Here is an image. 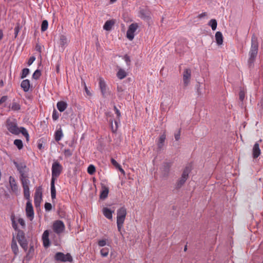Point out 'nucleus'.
Segmentation results:
<instances>
[{
    "mask_svg": "<svg viewBox=\"0 0 263 263\" xmlns=\"http://www.w3.org/2000/svg\"><path fill=\"white\" fill-rule=\"evenodd\" d=\"M99 87L103 97H105L107 91V88L105 81L101 78H99Z\"/></svg>",
    "mask_w": 263,
    "mask_h": 263,
    "instance_id": "obj_13",
    "label": "nucleus"
},
{
    "mask_svg": "<svg viewBox=\"0 0 263 263\" xmlns=\"http://www.w3.org/2000/svg\"><path fill=\"white\" fill-rule=\"evenodd\" d=\"M215 39L217 44L218 45H222L223 43V35L220 31H217L215 34Z\"/></svg>",
    "mask_w": 263,
    "mask_h": 263,
    "instance_id": "obj_25",
    "label": "nucleus"
},
{
    "mask_svg": "<svg viewBox=\"0 0 263 263\" xmlns=\"http://www.w3.org/2000/svg\"><path fill=\"white\" fill-rule=\"evenodd\" d=\"M115 124H116V128H115V130L114 129H112L113 132L116 131L117 130V128H118V122L117 121H115ZM110 124H111V126L112 127V128H113V127H112V121H110Z\"/></svg>",
    "mask_w": 263,
    "mask_h": 263,
    "instance_id": "obj_54",
    "label": "nucleus"
},
{
    "mask_svg": "<svg viewBox=\"0 0 263 263\" xmlns=\"http://www.w3.org/2000/svg\"><path fill=\"white\" fill-rule=\"evenodd\" d=\"M52 229L57 234L62 233L65 230V225L64 222L60 220L55 221L52 225Z\"/></svg>",
    "mask_w": 263,
    "mask_h": 263,
    "instance_id": "obj_8",
    "label": "nucleus"
},
{
    "mask_svg": "<svg viewBox=\"0 0 263 263\" xmlns=\"http://www.w3.org/2000/svg\"><path fill=\"white\" fill-rule=\"evenodd\" d=\"M57 106L60 112H63L67 108V104L64 101H59L57 103Z\"/></svg>",
    "mask_w": 263,
    "mask_h": 263,
    "instance_id": "obj_24",
    "label": "nucleus"
},
{
    "mask_svg": "<svg viewBox=\"0 0 263 263\" xmlns=\"http://www.w3.org/2000/svg\"><path fill=\"white\" fill-rule=\"evenodd\" d=\"M109 193L108 188L105 185L102 186V190L100 195V198L101 199H105L107 197Z\"/></svg>",
    "mask_w": 263,
    "mask_h": 263,
    "instance_id": "obj_20",
    "label": "nucleus"
},
{
    "mask_svg": "<svg viewBox=\"0 0 263 263\" xmlns=\"http://www.w3.org/2000/svg\"><path fill=\"white\" fill-rule=\"evenodd\" d=\"M26 215L30 220L34 217V211L31 200L27 201L26 206Z\"/></svg>",
    "mask_w": 263,
    "mask_h": 263,
    "instance_id": "obj_11",
    "label": "nucleus"
},
{
    "mask_svg": "<svg viewBox=\"0 0 263 263\" xmlns=\"http://www.w3.org/2000/svg\"><path fill=\"white\" fill-rule=\"evenodd\" d=\"M102 212L106 218L108 219H112V213L114 212V211H111L107 208H104L102 209Z\"/></svg>",
    "mask_w": 263,
    "mask_h": 263,
    "instance_id": "obj_17",
    "label": "nucleus"
},
{
    "mask_svg": "<svg viewBox=\"0 0 263 263\" xmlns=\"http://www.w3.org/2000/svg\"><path fill=\"white\" fill-rule=\"evenodd\" d=\"M260 153L259 143L256 142L254 145L252 149L253 157L254 158H257L260 155Z\"/></svg>",
    "mask_w": 263,
    "mask_h": 263,
    "instance_id": "obj_15",
    "label": "nucleus"
},
{
    "mask_svg": "<svg viewBox=\"0 0 263 263\" xmlns=\"http://www.w3.org/2000/svg\"><path fill=\"white\" fill-rule=\"evenodd\" d=\"M20 31V26L18 24L15 28H14V37L16 38L18 35V33Z\"/></svg>",
    "mask_w": 263,
    "mask_h": 263,
    "instance_id": "obj_47",
    "label": "nucleus"
},
{
    "mask_svg": "<svg viewBox=\"0 0 263 263\" xmlns=\"http://www.w3.org/2000/svg\"><path fill=\"white\" fill-rule=\"evenodd\" d=\"M114 108L116 112V114H117L118 118L119 119V118L121 116V114H120L119 110L117 108V107L116 106H114Z\"/></svg>",
    "mask_w": 263,
    "mask_h": 263,
    "instance_id": "obj_49",
    "label": "nucleus"
},
{
    "mask_svg": "<svg viewBox=\"0 0 263 263\" xmlns=\"http://www.w3.org/2000/svg\"><path fill=\"white\" fill-rule=\"evenodd\" d=\"M16 239L21 247L26 251L28 249V242L23 231H18Z\"/></svg>",
    "mask_w": 263,
    "mask_h": 263,
    "instance_id": "obj_6",
    "label": "nucleus"
},
{
    "mask_svg": "<svg viewBox=\"0 0 263 263\" xmlns=\"http://www.w3.org/2000/svg\"><path fill=\"white\" fill-rule=\"evenodd\" d=\"M166 139V135L165 133L162 134L159 138L157 141L158 149L161 151L164 145V143Z\"/></svg>",
    "mask_w": 263,
    "mask_h": 263,
    "instance_id": "obj_16",
    "label": "nucleus"
},
{
    "mask_svg": "<svg viewBox=\"0 0 263 263\" xmlns=\"http://www.w3.org/2000/svg\"><path fill=\"white\" fill-rule=\"evenodd\" d=\"M195 87H196V92L197 93L198 96H200L201 95H202L203 94V92L201 90V84L200 83L198 82L197 83V84L196 85Z\"/></svg>",
    "mask_w": 263,
    "mask_h": 263,
    "instance_id": "obj_36",
    "label": "nucleus"
},
{
    "mask_svg": "<svg viewBox=\"0 0 263 263\" xmlns=\"http://www.w3.org/2000/svg\"><path fill=\"white\" fill-rule=\"evenodd\" d=\"M258 43L257 38L255 35H253L251 41V47L249 52V58L248 60V64L251 67L254 63L258 52Z\"/></svg>",
    "mask_w": 263,
    "mask_h": 263,
    "instance_id": "obj_3",
    "label": "nucleus"
},
{
    "mask_svg": "<svg viewBox=\"0 0 263 263\" xmlns=\"http://www.w3.org/2000/svg\"><path fill=\"white\" fill-rule=\"evenodd\" d=\"M18 222L22 227H25V222L23 218H19L18 220Z\"/></svg>",
    "mask_w": 263,
    "mask_h": 263,
    "instance_id": "obj_50",
    "label": "nucleus"
},
{
    "mask_svg": "<svg viewBox=\"0 0 263 263\" xmlns=\"http://www.w3.org/2000/svg\"><path fill=\"white\" fill-rule=\"evenodd\" d=\"M138 26L137 23H133L130 24L126 32V37L130 40L132 41L135 36V32L138 29Z\"/></svg>",
    "mask_w": 263,
    "mask_h": 263,
    "instance_id": "obj_10",
    "label": "nucleus"
},
{
    "mask_svg": "<svg viewBox=\"0 0 263 263\" xmlns=\"http://www.w3.org/2000/svg\"><path fill=\"white\" fill-rule=\"evenodd\" d=\"M59 117V114L54 109L52 113V119L54 121H56Z\"/></svg>",
    "mask_w": 263,
    "mask_h": 263,
    "instance_id": "obj_43",
    "label": "nucleus"
},
{
    "mask_svg": "<svg viewBox=\"0 0 263 263\" xmlns=\"http://www.w3.org/2000/svg\"><path fill=\"white\" fill-rule=\"evenodd\" d=\"M14 144L18 148V149H22L23 147V142L20 139H16L14 141Z\"/></svg>",
    "mask_w": 263,
    "mask_h": 263,
    "instance_id": "obj_33",
    "label": "nucleus"
},
{
    "mask_svg": "<svg viewBox=\"0 0 263 263\" xmlns=\"http://www.w3.org/2000/svg\"><path fill=\"white\" fill-rule=\"evenodd\" d=\"M36 50L39 51V52H41V47H38L37 46H36Z\"/></svg>",
    "mask_w": 263,
    "mask_h": 263,
    "instance_id": "obj_62",
    "label": "nucleus"
},
{
    "mask_svg": "<svg viewBox=\"0 0 263 263\" xmlns=\"http://www.w3.org/2000/svg\"><path fill=\"white\" fill-rule=\"evenodd\" d=\"M191 77V70L190 69H185L183 72V80L185 86H187L190 83Z\"/></svg>",
    "mask_w": 263,
    "mask_h": 263,
    "instance_id": "obj_12",
    "label": "nucleus"
},
{
    "mask_svg": "<svg viewBox=\"0 0 263 263\" xmlns=\"http://www.w3.org/2000/svg\"><path fill=\"white\" fill-rule=\"evenodd\" d=\"M12 227L15 230L16 229V224L14 222L12 223Z\"/></svg>",
    "mask_w": 263,
    "mask_h": 263,
    "instance_id": "obj_59",
    "label": "nucleus"
},
{
    "mask_svg": "<svg viewBox=\"0 0 263 263\" xmlns=\"http://www.w3.org/2000/svg\"><path fill=\"white\" fill-rule=\"evenodd\" d=\"M21 86L25 92L28 91L30 87V83L29 80L28 79L23 80L21 83Z\"/></svg>",
    "mask_w": 263,
    "mask_h": 263,
    "instance_id": "obj_22",
    "label": "nucleus"
},
{
    "mask_svg": "<svg viewBox=\"0 0 263 263\" xmlns=\"http://www.w3.org/2000/svg\"><path fill=\"white\" fill-rule=\"evenodd\" d=\"M11 248L14 255L16 256L18 253V248L17 247L16 241L14 238H13L12 240Z\"/></svg>",
    "mask_w": 263,
    "mask_h": 263,
    "instance_id": "obj_23",
    "label": "nucleus"
},
{
    "mask_svg": "<svg viewBox=\"0 0 263 263\" xmlns=\"http://www.w3.org/2000/svg\"><path fill=\"white\" fill-rule=\"evenodd\" d=\"M126 214V209L124 206L119 208L117 211V225L119 231H121L123 227Z\"/></svg>",
    "mask_w": 263,
    "mask_h": 263,
    "instance_id": "obj_4",
    "label": "nucleus"
},
{
    "mask_svg": "<svg viewBox=\"0 0 263 263\" xmlns=\"http://www.w3.org/2000/svg\"><path fill=\"white\" fill-rule=\"evenodd\" d=\"M118 169L119 170V171L123 174V175L125 174V171L121 167V165L119 166V167L118 168Z\"/></svg>",
    "mask_w": 263,
    "mask_h": 263,
    "instance_id": "obj_56",
    "label": "nucleus"
},
{
    "mask_svg": "<svg viewBox=\"0 0 263 263\" xmlns=\"http://www.w3.org/2000/svg\"><path fill=\"white\" fill-rule=\"evenodd\" d=\"M68 43V39L64 35H61L60 36V45L62 47H64L66 45H67Z\"/></svg>",
    "mask_w": 263,
    "mask_h": 263,
    "instance_id": "obj_28",
    "label": "nucleus"
},
{
    "mask_svg": "<svg viewBox=\"0 0 263 263\" xmlns=\"http://www.w3.org/2000/svg\"><path fill=\"white\" fill-rule=\"evenodd\" d=\"M180 129L178 132L177 133L175 134V138L176 141H178L180 139Z\"/></svg>",
    "mask_w": 263,
    "mask_h": 263,
    "instance_id": "obj_51",
    "label": "nucleus"
},
{
    "mask_svg": "<svg viewBox=\"0 0 263 263\" xmlns=\"http://www.w3.org/2000/svg\"><path fill=\"white\" fill-rule=\"evenodd\" d=\"M45 209L47 211H50L52 209V205L50 203L46 202L45 204Z\"/></svg>",
    "mask_w": 263,
    "mask_h": 263,
    "instance_id": "obj_44",
    "label": "nucleus"
},
{
    "mask_svg": "<svg viewBox=\"0 0 263 263\" xmlns=\"http://www.w3.org/2000/svg\"><path fill=\"white\" fill-rule=\"evenodd\" d=\"M106 245V240L105 239L100 240L98 241V245L100 247H104Z\"/></svg>",
    "mask_w": 263,
    "mask_h": 263,
    "instance_id": "obj_46",
    "label": "nucleus"
},
{
    "mask_svg": "<svg viewBox=\"0 0 263 263\" xmlns=\"http://www.w3.org/2000/svg\"><path fill=\"white\" fill-rule=\"evenodd\" d=\"M3 37V32L2 30L0 29V40H1Z\"/></svg>",
    "mask_w": 263,
    "mask_h": 263,
    "instance_id": "obj_58",
    "label": "nucleus"
},
{
    "mask_svg": "<svg viewBox=\"0 0 263 263\" xmlns=\"http://www.w3.org/2000/svg\"><path fill=\"white\" fill-rule=\"evenodd\" d=\"M125 62H126L127 65L129 64V63L130 62L129 57H128L127 55H125L124 58Z\"/></svg>",
    "mask_w": 263,
    "mask_h": 263,
    "instance_id": "obj_53",
    "label": "nucleus"
},
{
    "mask_svg": "<svg viewBox=\"0 0 263 263\" xmlns=\"http://www.w3.org/2000/svg\"><path fill=\"white\" fill-rule=\"evenodd\" d=\"M20 180L22 182L23 189L29 188L30 181L28 179V175L20 177Z\"/></svg>",
    "mask_w": 263,
    "mask_h": 263,
    "instance_id": "obj_19",
    "label": "nucleus"
},
{
    "mask_svg": "<svg viewBox=\"0 0 263 263\" xmlns=\"http://www.w3.org/2000/svg\"><path fill=\"white\" fill-rule=\"evenodd\" d=\"M37 146L38 148L41 149L43 147L42 144H38Z\"/></svg>",
    "mask_w": 263,
    "mask_h": 263,
    "instance_id": "obj_60",
    "label": "nucleus"
},
{
    "mask_svg": "<svg viewBox=\"0 0 263 263\" xmlns=\"http://www.w3.org/2000/svg\"><path fill=\"white\" fill-rule=\"evenodd\" d=\"M31 251H33V247H31L30 249H29V252H31Z\"/></svg>",
    "mask_w": 263,
    "mask_h": 263,
    "instance_id": "obj_64",
    "label": "nucleus"
},
{
    "mask_svg": "<svg viewBox=\"0 0 263 263\" xmlns=\"http://www.w3.org/2000/svg\"><path fill=\"white\" fill-rule=\"evenodd\" d=\"M245 94H246V92L244 90H240L239 93V100L241 102H243V101L245 99Z\"/></svg>",
    "mask_w": 263,
    "mask_h": 263,
    "instance_id": "obj_41",
    "label": "nucleus"
},
{
    "mask_svg": "<svg viewBox=\"0 0 263 263\" xmlns=\"http://www.w3.org/2000/svg\"><path fill=\"white\" fill-rule=\"evenodd\" d=\"M109 251L108 248H104L101 250L100 253L103 257H106L108 254Z\"/></svg>",
    "mask_w": 263,
    "mask_h": 263,
    "instance_id": "obj_37",
    "label": "nucleus"
},
{
    "mask_svg": "<svg viewBox=\"0 0 263 263\" xmlns=\"http://www.w3.org/2000/svg\"><path fill=\"white\" fill-rule=\"evenodd\" d=\"M41 75V72L40 70H36L32 75V78L35 80H37L39 79Z\"/></svg>",
    "mask_w": 263,
    "mask_h": 263,
    "instance_id": "obj_39",
    "label": "nucleus"
},
{
    "mask_svg": "<svg viewBox=\"0 0 263 263\" xmlns=\"http://www.w3.org/2000/svg\"><path fill=\"white\" fill-rule=\"evenodd\" d=\"M126 76V72L122 69H120L117 73V77L120 80L124 79Z\"/></svg>",
    "mask_w": 263,
    "mask_h": 263,
    "instance_id": "obj_30",
    "label": "nucleus"
},
{
    "mask_svg": "<svg viewBox=\"0 0 263 263\" xmlns=\"http://www.w3.org/2000/svg\"><path fill=\"white\" fill-rule=\"evenodd\" d=\"M63 170L62 165L57 161L54 160L52 165V178L51 181V196L52 200L55 199L56 190L54 186L55 179L60 175Z\"/></svg>",
    "mask_w": 263,
    "mask_h": 263,
    "instance_id": "obj_2",
    "label": "nucleus"
},
{
    "mask_svg": "<svg viewBox=\"0 0 263 263\" xmlns=\"http://www.w3.org/2000/svg\"><path fill=\"white\" fill-rule=\"evenodd\" d=\"M6 126L8 130L12 134L18 135L22 133L26 138V140L27 141L29 140V136L26 129L23 127L19 128L16 119L8 118L6 121Z\"/></svg>",
    "mask_w": 263,
    "mask_h": 263,
    "instance_id": "obj_1",
    "label": "nucleus"
},
{
    "mask_svg": "<svg viewBox=\"0 0 263 263\" xmlns=\"http://www.w3.org/2000/svg\"><path fill=\"white\" fill-rule=\"evenodd\" d=\"M41 200L42 193L39 190H36L34 196V204L35 206L39 205Z\"/></svg>",
    "mask_w": 263,
    "mask_h": 263,
    "instance_id": "obj_21",
    "label": "nucleus"
},
{
    "mask_svg": "<svg viewBox=\"0 0 263 263\" xmlns=\"http://www.w3.org/2000/svg\"><path fill=\"white\" fill-rule=\"evenodd\" d=\"M64 154L65 157H69L72 155V151L70 149H65Z\"/></svg>",
    "mask_w": 263,
    "mask_h": 263,
    "instance_id": "obj_42",
    "label": "nucleus"
},
{
    "mask_svg": "<svg viewBox=\"0 0 263 263\" xmlns=\"http://www.w3.org/2000/svg\"><path fill=\"white\" fill-rule=\"evenodd\" d=\"M207 16V13L206 12H203L200 14L198 15V17L199 18H201L203 17H205Z\"/></svg>",
    "mask_w": 263,
    "mask_h": 263,
    "instance_id": "obj_55",
    "label": "nucleus"
},
{
    "mask_svg": "<svg viewBox=\"0 0 263 263\" xmlns=\"http://www.w3.org/2000/svg\"><path fill=\"white\" fill-rule=\"evenodd\" d=\"M13 163L20 174V177L28 175V168H27L25 164L23 163H18L15 161H13Z\"/></svg>",
    "mask_w": 263,
    "mask_h": 263,
    "instance_id": "obj_9",
    "label": "nucleus"
},
{
    "mask_svg": "<svg viewBox=\"0 0 263 263\" xmlns=\"http://www.w3.org/2000/svg\"><path fill=\"white\" fill-rule=\"evenodd\" d=\"M11 108L13 111H18L21 109V106L18 103L13 101L12 103Z\"/></svg>",
    "mask_w": 263,
    "mask_h": 263,
    "instance_id": "obj_32",
    "label": "nucleus"
},
{
    "mask_svg": "<svg viewBox=\"0 0 263 263\" xmlns=\"http://www.w3.org/2000/svg\"><path fill=\"white\" fill-rule=\"evenodd\" d=\"M49 232L48 230H45L42 235V239L45 247H48L49 246L50 241L49 239Z\"/></svg>",
    "mask_w": 263,
    "mask_h": 263,
    "instance_id": "obj_14",
    "label": "nucleus"
},
{
    "mask_svg": "<svg viewBox=\"0 0 263 263\" xmlns=\"http://www.w3.org/2000/svg\"><path fill=\"white\" fill-rule=\"evenodd\" d=\"M111 162L112 164L117 168L119 167V166H120V165L113 158L111 159Z\"/></svg>",
    "mask_w": 263,
    "mask_h": 263,
    "instance_id": "obj_45",
    "label": "nucleus"
},
{
    "mask_svg": "<svg viewBox=\"0 0 263 263\" xmlns=\"http://www.w3.org/2000/svg\"><path fill=\"white\" fill-rule=\"evenodd\" d=\"M35 58L34 57H33V56L31 57L28 61V63H27L28 65L29 66L31 65L33 63V62L35 61Z\"/></svg>",
    "mask_w": 263,
    "mask_h": 263,
    "instance_id": "obj_48",
    "label": "nucleus"
},
{
    "mask_svg": "<svg viewBox=\"0 0 263 263\" xmlns=\"http://www.w3.org/2000/svg\"><path fill=\"white\" fill-rule=\"evenodd\" d=\"M191 172V168L190 167H186L182 174L181 177L177 180L175 184V188L176 189H180L182 185L185 183L186 180L189 177V174Z\"/></svg>",
    "mask_w": 263,
    "mask_h": 263,
    "instance_id": "obj_5",
    "label": "nucleus"
},
{
    "mask_svg": "<svg viewBox=\"0 0 263 263\" xmlns=\"http://www.w3.org/2000/svg\"><path fill=\"white\" fill-rule=\"evenodd\" d=\"M96 172V167L90 164L87 168V172L90 175H93Z\"/></svg>",
    "mask_w": 263,
    "mask_h": 263,
    "instance_id": "obj_35",
    "label": "nucleus"
},
{
    "mask_svg": "<svg viewBox=\"0 0 263 263\" xmlns=\"http://www.w3.org/2000/svg\"><path fill=\"white\" fill-rule=\"evenodd\" d=\"M170 166L168 163H165L162 167V173L164 177H167L169 175Z\"/></svg>",
    "mask_w": 263,
    "mask_h": 263,
    "instance_id": "obj_27",
    "label": "nucleus"
},
{
    "mask_svg": "<svg viewBox=\"0 0 263 263\" xmlns=\"http://www.w3.org/2000/svg\"><path fill=\"white\" fill-rule=\"evenodd\" d=\"M54 258L57 261L62 262H71L72 261V257L69 253L64 254L62 252H58L55 254Z\"/></svg>",
    "mask_w": 263,
    "mask_h": 263,
    "instance_id": "obj_7",
    "label": "nucleus"
},
{
    "mask_svg": "<svg viewBox=\"0 0 263 263\" xmlns=\"http://www.w3.org/2000/svg\"><path fill=\"white\" fill-rule=\"evenodd\" d=\"M115 22L112 20L107 21L103 26V29L105 30L109 31L111 30L112 26L114 25Z\"/></svg>",
    "mask_w": 263,
    "mask_h": 263,
    "instance_id": "obj_26",
    "label": "nucleus"
},
{
    "mask_svg": "<svg viewBox=\"0 0 263 263\" xmlns=\"http://www.w3.org/2000/svg\"><path fill=\"white\" fill-rule=\"evenodd\" d=\"M29 73V69L28 68H24L22 70L21 79H24L27 77V76Z\"/></svg>",
    "mask_w": 263,
    "mask_h": 263,
    "instance_id": "obj_40",
    "label": "nucleus"
},
{
    "mask_svg": "<svg viewBox=\"0 0 263 263\" xmlns=\"http://www.w3.org/2000/svg\"><path fill=\"white\" fill-rule=\"evenodd\" d=\"M63 136V132L61 128L57 130L54 134V139L56 141L58 142L62 139Z\"/></svg>",
    "mask_w": 263,
    "mask_h": 263,
    "instance_id": "obj_29",
    "label": "nucleus"
},
{
    "mask_svg": "<svg viewBox=\"0 0 263 263\" xmlns=\"http://www.w3.org/2000/svg\"><path fill=\"white\" fill-rule=\"evenodd\" d=\"M117 90L119 92H121L123 91V89H122L121 86H118L117 87Z\"/></svg>",
    "mask_w": 263,
    "mask_h": 263,
    "instance_id": "obj_57",
    "label": "nucleus"
},
{
    "mask_svg": "<svg viewBox=\"0 0 263 263\" xmlns=\"http://www.w3.org/2000/svg\"><path fill=\"white\" fill-rule=\"evenodd\" d=\"M9 183L11 190L14 192H16L18 191V186L15 181V179L12 176L9 177Z\"/></svg>",
    "mask_w": 263,
    "mask_h": 263,
    "instance_id": "obj_18",
    "label": "nucleus"
},
{
    "mask_svg": "<svg viewBox=\"0 0 263 263\" xmlns=\"http://www.w3.org/2000/svg\"><path fill=\"white\" fill-rule=\"evenodd\" d=\"M116 1H117V0H110V2L111 3H115V2H116Z\"/></svg>",
    "mask_w": 263,
    "mask_h": 263,
    "instance_id": "obj_63",
    "label": "nucleus"
},
{
    "mask_svg": "<svg viewBox=\"0 0 263 263\" xmlns=\"http://www.w3.org/2000/svg\"><path fill=\"white\" fill-rule=\"evenodd\" d=\"M208 25L211 27L213 30H215L217 26V21L215 19H212L208 23Z\"/></svg>",
    "mask_w": 263,
    "mask_h": 263,
    "instance_id": "obj_31",
    "label": "nucleus"
},
{
    "mask_svg": "<svg viewBox=\"0 0 263 263\" xmlns=\"http://www.w3.org/2000/svg\"><path fill=\"white\" fill-rule=\"evenodd\" d=\"M24 197L28 200V201L30 200V191L29 188L28 189H24Z\"/></svg>",
    "mask_w": 263,
    "mask_h": 263,
    "instance_id": "obj_38",
    "label": "nucleus"
},
{
    "mask_svg": "<svg viewBox=\"0 0 263 263\" xmlns=\"http://www.w3.org/2000/svg\"><path fill=\"white\" fill-rule=\"evenodd\" d=\"M7 100V96H3L1 99H0V105L2 104L3 103H4Z\"/></svg>",
    "mask_w": 263,
    "mask_h": 263,
    "instance_id": "obj_52",
    "label": "nucleus"
},
{
    "mask_svg": "<svg viewBox=\"0 0 263 263\" xmlns=\"http://www.w3.org/2000/svg\"><path fill=\"white\" fill-rule=\"evenodd\" d=\"M48 26V21L47 20H44L42 22V25H41V31L42 32L45 31L47 29Z\"/></svg>",
    "mask_w": 263,
    "mask_h": 263,
    "instance_id": "obj_34",
    "label": "nucleus"
},
{
    "mask_svg": "<svg viewBox=\"0 0 263 263\" xmlns=\"http://www.w3.org/2000/svg\"><path fill=\"white\" fill-rule=\"evenodd\" d=\"M85 89L86 93L88 95L89 93V92L88 91V89H87V87L86 86V85L85 86Z\"/></svg>",
    "mask_w": 263,
    "mask_h": 263,
    "instance_id": "obj_61",
    "label": "nucleus"
}]
</instances>
